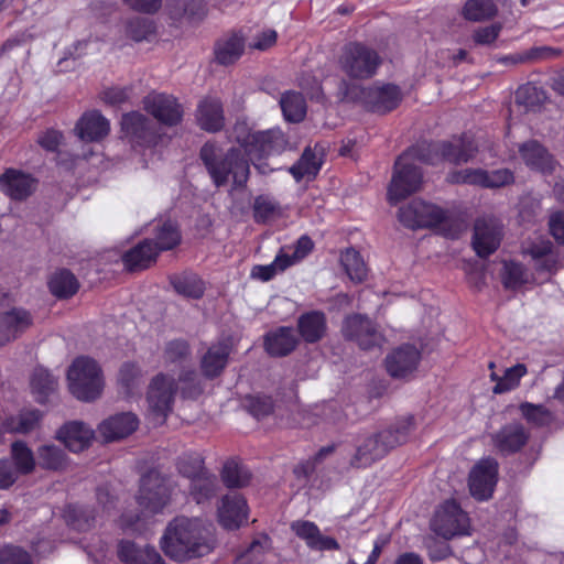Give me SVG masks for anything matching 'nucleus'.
<instances>
[{
	"label": "nucleus",
	"instance_id": "f257e3e1",
	"mask_svg": "<svg viewBox=\"0 0 564 564\" xmlns=\"http://www.w3.org/2000/svg\"><path fill=\"white\" fill-rule=\"evenodd\" d=\"M161 547L166 556L180 562L204 556L214 547L212 527L199 519L177 517L167 524Z\"/></svg>",
	"mask_w": 564,
	"mask_h": 564
},
{
	"label": "nucleus",
	"instance_id": "f03ea898",
	"mask_svg": "<svg viewBox=\"0 0 564 564\" xmlns=\"http://www.w3.org/2000/svg\"><path fill=\"white\" fill-rule=\"evenodd\" d=\"M247 153L238 148L223 152L213 143L202 147L199 156L217 187L227 185L230 181L232 188H243L249 180L250 165Z\"/></svg>",
	"mask_w": 564,
	"mask_h": 564
},
{
	"label": "nucleus",
	"instance_id": "7ed1b4c3",
	"mask_svg": "<svg viewBox=\"0 0 564 564\" xmlns=\"http://www.w3.org/2000/svg\"><path fill=\"white\" fill-rule=\"evenodd\" d=\"M413 429V417L408 416L398 420L386 430L359 436L350 466L364 468L372 465L383 458L392 448L405 443Z\"/></svg>",
	"mask_w": 564,
	"mask_h": 564
},
{
	"label": "nucleus",
	"instance_id": "20e7f679",
	"mask_svg": "<svg viewBox=\"0 0 564 564\" xmlns=\"http://www.w3.org/2000/svg\"><path fill=\"white\" fill-rule=\"evenodd\" d=\"M68 388L78 400L89 402L98 399L104 390L102 370L93 358L77 357L67 371Z\"/></svg>",
	"mask_w": 564,
	"mask_h": 564
},
{
	"label": "nucleus",
	"instance_id": "39448f33",
	"mask_svg": "<svg viewBox=\"0 0 564 564\" xmlns=\"http://www.w3.org/2000/svg\"><path fill=\"white\" fill-rule=\"evenodd\" d=\"M478 152V147L468 137L453 139L442 142H422L416 144V153L421 162L436 164L440 161H447L459 165L473 160Z\"/></svg>",
	"mask_w": 564,
	"mask_h": 564
},
{
	"label": "nucleus",
	"instance_id": "423d86ee",
	"mask_svg": "<svg viewBox=\"0 0 564 564\" xmlns=\"http://www.w3.org/2000/svg\"><path fill=\"white\" fill-rule=\"evenodd\" d=\"M338 96L343 101L361 100L366 102L372 111L377 112L391 111L401 100L400 90L394 85L364 88L344 79L339 84Z\"/></svg>",
	"mask_w": 564,
	"mask_h": 564
},
{
	"label": "nucleus",
	"instance_id": "0eeeda50",
	"mask_svg": "<svg viewBox=\"0 0 564 564\" xmlns=\"http://www.w3.org/2000/svg\"><path fill=\"white\" fill-rule=\"evenodd\" d=\"M416 145L404 152L394 164V172L388 187V202L392 205L405 199L422 187L423 176L421 170L412 162L420 161Z\"/></svg>",
	"mask_w": 564,
	"mask_h": 564
},
{
	"label": "nucleus",
	"instance_id": "6e6552de",
	"mask_svg": "<svg viewBox=\"0 0 564 564\" xmlns=\"http://www.w3.org/2000/svg\"><path fill=\"white\" fill-rule=\"evenodd\" d=\"M338 68L348 78H371L381 64L378 52L364 43L349 42L341 47L338 56Z\"/></svg>",
	"mask_w": 564,
	"mask_h": 564
},
{
	"label": "nucleus",
	"instance_id": "1a4fd4ad",
	"mask_svg": "<svg viewBox=\"0 0 564 564\" xmlns=\"http://www.w3.org/2000/svg\"><path fill=\"white\" fill-rule=\"evenodd\" d=\"M178 386L175 379L164 372L154 376L149 384L147 401L155 423L163 424L172 412Z\"/></svg>",
	"mask_w": 564,
	"mask_h": 564
},
{
	"label": "nucleus",
	"instance_id": "9d476101",
	"mask_svg": "<svg viewBox=\"0 0 564 564\" xmlns=\"http://www.w3.org/2000/svg\"><path fill=\"white\" fill-rule=\"evenodd\" d=\"M341 334L346 340L355 343L364 350L380 348L386 340L379 326L362 314L346 316L343 321Z\"/></svg>",
	"mask_w": 564,
	"mask_h": 564
},
{
	"label": "nucleus",
	"instance_id": "9b49d317",
	"mask_svg": "<svg viewBox=\"0 0 564 564\" xmlns=\"http://www.w3.org/2000/svg\"><path fill=\"white\" fill-rule=\"evenodd\" d=\"M137 499L145 512L155 514L163 511L171 500L169 480L155 470L149 471L141 478Z\"/></svg>",
	"mask_w": 564,
	"mask_h": 564
},
{
	"label": "nucleus",
	"instance_id": "f8f14e48",
	"mask_svg": "<svg viewBox=\"0 0 564 564\" xmlns=\"http://www.w3.org/2000/svg\"><path fill=\"white\" fill-rule=\"evenodd\" d=\"M447 218L446 210L421 199L410 202L398 212L399 221L410 229L436 227L444 224Z\"/></svg>",
	"mask_w": 564,
	"mask_h": 564
},
{
	"label": "nucleus",
	"instance_id": "ddd939ff",
	"mask_svg": "<svg viewBox=\"0 0 564 564\" xmlns=\"http://www.w3.org/2000/svg\"><path fill=\"white\" fill-rule=\"evenodd\" d=\"M431 528L437 535L449 540L468 534L469 519L454 500H447L435 511Z\"/></svg>",
	"mask_w": 564,
	"mask_h": 564
},
{
	"label": "nucleus",
	"instance_id": "4468645a",
	"mask_svg": "<svg viewBox=\"0 0 564 564\" xmlns=\"http://www.w3.org/2000/svg\"><path fill=\"white\" fill-rule=\"evenodd\" d=\"M121 130L131 143L142 147L154 145L160 138L155 123L138 111L122 116Z\"/></svg>",
	"mask_w": 564,
	"mask_h": 564
},
{
	"label": "nucleus",
	"instance_id": "2eb2a0df",
	"mask_svg": "<svg viewBox=\"0 0 564 564\" xmlns=\"http://www.w3.org/2000/svg\"><path fill=\"white\" fill-rule=\"evenodd\" d=\"M143 107L162 124L173 127L183 118L182 105L171 95L152 93L144 97Z\"/></svg>",
	"mask_w": 564,
	"mask_h": 564
},
{
	"label": "nucleus",
	"instance_id": "dca6fc26",
	"mask_svg": "<svg viewBox=\"0 0 564 564\" xmlns=\"http://www.w3.org/2000/svg\"><path fill=\"white\" fill-rule=\"evenodd\" d=\"M452 183L479 185L482 187H501L513 183V173L508 169H499L491 172L481 169H466L449 175Z\"/></svg>",
	"mask_w": 564,
	"mask_h": 564
},
{
	"label": "nucleus",
	"instance_id": "f3484780",
	"mask_svg": "<svg viewBox=\"0 0 564 564\" xmlns=\"http://www.w3.org/2000/svg\"><path fill=\"white\" fill-rule=\"evenodd\" d=\"M498 463L494 458L479 460L469 474V490L477 500L491 497L497 482Z\"/></svg>",
	"mask_w": 564,
	"mask_h": 564
},
{
	"label": "nucleus",
	"instance_id": "a211bd4d",
	"mask_svg": "<svg viewBox=\"0 0 564 564\" xmlns=\"http://www.w3.org/2000/svg\"><path fill=\"white\" fill-rule=\"evenodd\" d=\"M502 226L496 218H479L475 223L473 247L479 257L495 252L501 240Z\"/></svg>",
	"mask_w": 564,
	"mask_h": 564
},
{
	"label": "nucleus",
	"instance_id": "6ab92c4d",
	"mask_svg": "<svg viewBox=\"0 0 564 564\" xmlns=\"http://www.w3.org/2000/svg\"><path fill=\"white\" fill-rule=\"evenodd\" d=\"M34 317L23 307H13L0 313V346H4L33 326Z\"/></svg>",
	"mask_w": 564,
	"mask_h": 564
},
{
	"label": "nucleus",
	"instance_id": "aec40b11",
	"mask_svg": "<svg viewBox=\"0 0 564 564\" xmlns=\"http://www.w3.org/2000/svg\"><path fill=\"white\" fill-rule=\"evenodd\" d=\"M420 360V350L415 346L406 344L392 350L386 357V368L391 377L404 379L417 369Z\"/></svg>",
	"mask_w": 564,
	"mask_h": 564
},
{
	"label": "nucleus",
	"instance_id": "412c9836",
	"mask_svg": "<svg viewBox=\"0 0 564 564\" xmlns=\"http://www.w3.org/2000/svg\"><path fill=\"white\" fill-rule=\"evenodd\" d=\"M195 119L197 126L207 132H218L225 127V112L220 99L216 97L203 98L196 108Z\"/></svg>",
	"mask_w": 564,
	"mask_h": 564
},
{
	"label": "nucleus",
	"instance_id": "4be33fe9",
	"mask_svg": "<svg viewBox=\"0 0 564 564\" xmlns=\"http://www.w3.org/2000/svg\"><path fill=\"white\" fill-rule=\"evenodd\" d=\"M289 148V140L280 129L257 131L254 144L249 148L251 159H262L269 155L279 154Z\"/></svg>",
	"mask_w": 564,
	"mask_h": 564
},
{
	"label": "nucleus",
	"instance_id": "5701e85b",
	"mask_svg": "<svg viewBox=\"0 0 564 564\" xmlns=\"http://www.w3.org/2000/svg\"><path fill=\"white\" fill-rule=\"evenodd\" d=\"M247 502L242 496L232 494L221 499V505L218 508V519L225 529H238L247 521Z\"/></svg>",
	"mask_w": 564,
	"mask_h": 564
},
{
	"label": "nucleus",
	"instance_id": "b1692460",
	"mask_svg": "<svg viewBox=\"0 0 564 564\" xmlns=\"http://www.w3.org/2000/svg\"><path fill=\"white\" fill-rule=\"evenodd\" d=\"M519 154L523 163L531 170L542 173L552 172L555 161L547 149L536 140H529L519 145Z\"/></svg>",
	"mask_w": 564,
	"mask_h": 564
},
{
	"label": "nucleus",
	"instance_id": "393cba45",
	"mask_svg": "<svg viewBox=\"0 0 564 564\" xmlns=\"http://www.w3.org/2000/svg\"><path fill=\"white\" fill-rule=\"evenodd\" d=\"M529 434L520 423H510L492 435L495 447L503 455L520 451L528 442Z\"/></svg>",
	"mask_w": 564,
	"mask_h": 564
},
{
	"label": "nucleus",
	"instance_id": "a878e982",
	"mask_svg": "<svg viewBox=\"0 0 564 564\" xmlns=\"http://www.w3.org/2000/svg\"><path fill=\"white\" fill-rule=\"evenodd\" d=\"M94 435L95 433L91 427L83 422L73 421L63 425L58 430L56 437L62 441L69 451L78 453L90 445Z\"/></svg>",
	"mask_w": 564,
	"mask_h": 564
},
{
	"label": "nucleus",
	"instance_id": "bb28decb",
	"mask_svg": "<svg viewBox=\"0 0 564 564\" xmlns=\"http://www.w3.org/2000/svg\"><path fill=\"white\" fill-rule=\"evenodd\" d=\"M138 419L134 414L120 413L105 420L98 427L100 436L105 442H113L124 438L138 427Z\"/></svg>",
	"mask_w": 564,
	"mask_h": 564
},
{
	"label": "nucleus",
	"instance_id": "cd10ccee",
	"mask_svg": "<svg viewBox=\"0 0 564 564\" xmlns=\"http://www.w3.org/2000/svg\"><path fill=\"white\" fill-rule=\"evenodd\" d=\"M34 187V178L20 171L9 169L0 175V189L13 199L26 198Z\"/></svg>",
	"mask_w": 564,
	"mask_h": 564
},
{
	"label": "nucleus",
	"instance_id": "c85d7f7f",
	"mask_svg": "<svg viewBox=\"0 0 564 564\" xmlns=\"http://www.w3.org/2000/svg\"><path fill=\"white\" fill-rule=\"evenodd\" d=\"M291 528L312 550L330 551L339 549V544L335 539L323 535L318 527L311 521H295Z\"/></svg>",
	"mask_w": 564,
	"mask_h": 564
},
{
	"label": "nucleus",
	"instance_id": "c756f323",
	"mask_svg": "<svg viewBox=\"0 0 564 564\" xmlns=\"http://www.w3.org/2000/svg\"><path fill=\"white\" fill-rule=\"evenodd\" d=\"M75 130L80 140L93 142L108 135L110 124L99 111L94 110L82 116Z\"/></svg>",
	"mask_w": 564,
	"mask_h": 564
},
{
	"label": "nucleus",
	"instance_id": "7c9ffc66",
	"mask_svg": "<svg viewBox=\"0 0 564 564\" xmlns=\"http://www.w3.org/2000/svg\"><path fill=\"white\" fill-rule=\"evenodd\" d=\"M229 354L230 345L227 341L212 345L200 360L203 375L208 379L218 377L227 365Z\"/></svg>",
	"mask_w": 564,
	"mask_h": 564
},
{
	"label": "nucleus",
	"instance_id": "2f4dec72",
	"mask_svg": "<svg viewBox=\"0 0 564 564\" xmlns=\"http://www.w3.org/2000/svg\"><path fill=\"white\" fill-rule=\"evenodd\" d=\"M156 257L158 252L153 247V240L144 239L135 247L123 253L122 262L128 271H140L154 263Z\"/></svg>",
	"mask_w": 564,
	"mask_h": 564
},
{
	"label": "nucleus",
	"instance_id": "473e14b6",
	"mask_svg": "<svg viewBox=\"0 0 564 564\" xmlns=\"http://www.w3.org/2000/svg\"><path fill=\"white\" fill-rule=\"evenodd\" d=\"M299 339L291 327H280L268 333L264 347L269 355L283 357L291 354L297 346Z\"/></svg>",
	"mask_w": 564,
	"mask_h": 564
},
{
	"label": "nucleus",
	"instance_id": "72a5a7b5",
	"mask_svg": "<svg viewBox=\"0 0 564 564\" xmlns=\"http://www.w3.org/2000/svg\"><path fill=\"white\" fill-rule=\"evenodd\" d=\"M326 328L325 314L318 311L302 314L297 319L299 333L308 344L319 341L325 336Z\"/></svg>",
	"mask_w": 564,
	"mask_h": 564
},
{
	"label": "nucleus",
	"instance_id": "f704fd0d",
	"mask_svg": "<svg viewBox=\"0 0 564 564\" xmlns=\"http://www.w3.org/2000/svg\"><path fill=\"white\" fill-rule=\"evenodd\" d=\"M118 555L126 564H163L161 555L154 547H139L130 541L120 542Z\"/></svg>",
	"mask_w": 564,
	"mask_h": 564
},
{
	"label": "nucleus",
	"instance_id": "c9c22d12",
	"mask_svg": "<svg viewBox=\"0 0 564 564\" xmlns=\"http://www.w3.org/2000/svg\"><path fill=\"white\" fill-rule=\"evenodd\" d=\"M245 51V40L241 35L232 33L219 39L215 44V58L221 65L237 62Z\"/></svg>",
	"mask_w": 564,
	"mask_h": 564
},
{
	"label": "nucleus",
	"instance_id": "e433bc0d",
	"mask_svg": "<svg viewBox=\"0 0 564 564\" xmlns=\"http://www.w3.org/2000/svg\"><path fill=\"white\" fill-rule=\"evenodd\" d=\"M42 420V413L39 410H23L14 416H9L3 421L4 432L28 434L39 427Z\"/></svg>",
	"mask_w": 564,
	"mask_h": 564
},
{
	"label": "nucleus",
	"instance_id": "4c0bfd02",
	"mask_svg": "<svg viewBox=\"0 0 564 564\" xmlns=\"http://www.w3.org/2000/svg\"><path fill=\"white\" fill-rule=\"evenodd\" d=\"M280 203L271 195L260 194L252 203L253 219L257 224H268L282 216Z\"/></svg>",
	"mask_w": 564,
	"mask_h": 564
},
{
	"label": "nucleus",
	"instance_id": "58836bf2",
	"mask_svg": "<svg viewBox=\"0 0 564 564\" xmlns=\"http://www.w3.org/2000/svg\"><path fill=\"white\" fill-rule=\"evenodd\" d=\"M165 366L186 368L185 365L192 360V349L187 340L173 339L165 344L162 352Z\"/></svg>",
	"mask_w": 564,
	"mask_h": 564
},
{
	"label": "nucleus",
	"instance_id": "ea45409f",
	"mask_svg": "<svg viewBox=\"0 0 564 564\" xmlns=\"http://www.w3.org/2000/svg\"><path fill=\"white\" fill-rule=\"evenodd\" d=\"M55 377L44 368H35L31 377V389L39 403H45L56 391Z\"/></svg>",
	"mask_w": 564,
	"mask_h": 564
},
{
	"label": "nucleus",
	"instance_id": "a19ab883",
	"mask_svg": "<svg viewBox=\"0 0 564 564\" xmlns=\"http://www.w3.org/2000/svg\"><path fill=\"white\" fill-rule=\"evenodd\" d=\"M170 282L174 290L185 297L200 299L205 292L202 279L191 272L174 274L170 278Z\"/></svg>",
	"mask_w": 564,
	"mask_h": 564
},
{
	"label": "nucleus",
	"instance_id": "79ce46f5",
	"mask_svg": "<svg viewBox=\"0 0 564 564\" xmlns=\"http://www.w3.org/2000/svg\"><path fill=\"white\" fill-rule=\"evenodd\" d=\"M66 524L76 531H88L93 528L96 517L86 506L68 505L63 511Z\"/></svg>",
	"mask_w": 564,
	"mask_h": 564
},
{
	"label": "nucleus",
	"instance_id": "37998d69",
	"mask_svg": "<svg viewBox=\"0 0 564 564\" xmlns=\"http://www.w3.org/2000/svg\"><path fill=\"white\" fill-rule=\"evenodd\" d=\"M217 486V477L206 471L191 480L189 495L197 503H203L216 495Z\"/></svg>",
	"mask_w": 564,
	"mask_h": 564
},
{
	"label": "nucleus",
	"instance_id": "c03bdc74",
	"mask_svg": "<svg viewBox=\"0 0 564 564\" xmlns=\"http://www.w3.org/2000/svg\"><path fill=\"white\" fill-rule=\"evenodd\" d=\"M181 242V234L177 226L171 221L165 220L156 225L155 238L153 247L156 252L171 250Z\"/></svg>",
	"mask_w": 564,
	"mask_h": 564
},
{
	"label": "nucleus",
	"instance_id": "a18cd8bd",
	"mask_svg": "<svg viewBox=\"0 0 564 564\" xmlns=\"http://www.w3.org/2000/svg\"><path fill=\"white\" fill-rule=\"evenodd\" d=\"M78 286L76 276L65 269L54 273L48 282L50 291L59 299L73 296L77 292Z\"/></svg>",
	"mask_w": 564,
	"mask_h": 564
},
{
	"label": "nucleus",
	"instance_id": "49530a36",
	"mask_svg": "<svg viewBox=\"0 0 564 564\" xmlns=\"http://www.w3.org/2000/svg\"><path fill=\"white\" fill-rule=\"evenodd\" d=\"M37 463L41 468L47 470H62L67 465L65 452L56 445L46 444L37 448Z\"/></svg>",
	"mask_w": 564,
	"mask_h": 564
},
{
	"label": "nucleus",
	"instance_id": "de8ad7c7",
	"mask_svg": "<svg viewBox=\"0 0 564 564\" xmlns=\"http://www.w3.org/2000/svg\"><path fill=\"white\" fill-rule=\"evenodd\" d=\"M498 14V7L494 0H467L463 8L466 20L479 22L494 19Z\"/></svg>",
	"mask_w": 564,
	"mask_h": 564
},
{
	"label": "nucleus",
	"instance_id": "09e8293b",
	"mask_svg": "<svg viewBox=\"0 0 564 564\" xmlns=\"http://www.w3.org/2000/svg\"><path fill=\"white\" fill-rule=\"evenodd\" d=\"M284 118L290 122H300L306 113V104L300 93L289 91L280 100Z\"/></svg>",
	"mask_w": 564,
	"mask_h": 564
},
{
	"label": "nucleus",
	"instance_id": "8fccbe9b",
	"mask_svg": "<svg viewBox=\"0 0 564 564\" xmlns=\"http://www.w3.org/2000/svg\"><path fill=\"white\" fill-rule=\"evenodd\" d=\"M321 159L316 156L311 148H306L300 160L289 169V172L299 182L305 176L315 177L321 169Z\"/></svg>",
	"mask_w": 564,
	"mask_h": 564
},
{
	"label": "nucleus",
	"instance_id": "3c124183",
	"mask_svg": "<svg viewBox=\"0 0 564 564\" xmlns=\"http://www.w3.org/2000/svg\"><path fill=\"white\" fill-rule=\"evenodd\" d=\"M340 262L350 280L361 282L367 276L366 263L357 250L346 249L340 256Z\"/></svg>",
	"mask_w": 564,
	"mask_h": 564
},
{
	"label": "nucleus",
	"instance_id": "603ef678",
	"mask_svg": "<svg viewBox=\"0 0 564 564\" xmlns=\"http://www.w3.org/2000/svg\"><path fill=\"white\" fill-rule=\"evenodd\" d=\"M177 381L181 394L185 399H197L204 391L203 382L193 368H183Z\"/></svg>",
	"mask_w": 564,
	"mask_h": 564
},
{
	"label": "nucleus",
	"instance_id": "864d4df0",
	"mask_svg": "<svg viewBox=\"0 0 564 564\" xmlns=\"http://www.w3.org/2000/svg\"><path fill=\"white\" fill-rule=\"evenodd\" d=\"M293 264V260L289 254L279 253L274 261L268 265H254L251 270L253 279L263 282L270 281L278 272H282Z\"/></svg>",
	"mask_w": 564,
	"mask_h": 564
},
{
	"label": "nucleus",
	"instance_id": "5fc2aeb1",
	"mask_svg": "<svg viewBox=\"0 0 564 564\" xmlns=\"http://www.w3.org/2000/svg\"><path fill=\"white\" fill-rule=\"evenodd\" d=\"M528 372L524 364H517L505 370L498 383L494 387L492 391L496 394H501L516 389L520 380Z\"/></svg>",
	"mask_w": 564,
	"mask_h": 564
},
{
	"label": "nucleus",
	"instance_id": "6e6d98bb",
	"mask_svg": "<svg viewBox=\"0 0 564 564\" xmlns=\"http://www.w3.org/2000/svg\"><path fill=\"white\" fill-rule=\"evenodd\" d=\"M11 454L14 459L17 470L20 474H30L35 467L33 452L22 441H17L11 445Z\"/></svg>",
	"mask_w": 564,
	"mask_h": 564
},
{
	"label": "nucleus",
	"instance_id": "4d7b16f0",
	"mask_svg": "<svg viewBox=\"0 0 564 564\" xmlns=\"http://www.w3.org/2000/svg\"><path fill=\"white\" fill-rule=\"evenodd\" d=\"M224 484L229 488H240L250 480L249 471L235 462H227L221 473Z\"/></svg>",
	"mask_w": 564,
	"mask_h": 564
},
{
	"label": "nucleus",
	"instance_id": "13d9d810",
	"mask_svg": "<svg viewBox=\"0 0 564 564\" xmlns=\"http://www.w3.org/2000/svg\"><path fill=\"white\" fill-rule=\"evenodd\" d=\"M177 468L178 471L189 480L208 471L204 466L203 457L196 453L184 454L178 458Z\"/></svg>",
	"mask_w": 564,
	"mask_h": 564
},
{
	"label": "nucleus",
	"instance_id": "bf43d9fd",
	"mask_svg": "<svg viewBox=\"0 0 564 564\" xmlns=\"http://www.w3.org/2000/svg\"><path fill=\"white\" fill-rule=\"evenodd\" d=\"M271 549V539L267 535H262L254 539L248 550L243 552L237 558V564H260V557L263 555L265 550Z\"/></svg>",
	"mask_w": 564,
	"mask_h": 564
},
{
	"label": "nucleus",
	"instance_id": "052dcab7",
	"mask_svg": "<svg viewBox=\"0 0 564 564\" xmlns=\"http://www.w3.org/2000/svg\"><path fill=\"white\" fill-rule=\"evenodd\" d=\"M502 282L507 289H518L528 282L524 268L517 262H505Z\"/></svg>",
	"mask_w": 564,
	"mask_h": 564
},
{
	"label": "nucleus",
	"instance_id": "680f3d73",
	"mask_svg": "<svg viewBox=\"0 0 564 564\" xmlns=\"http://www.w3.org/2000/svg\"><path fill=\"white\" fill-rule=\"evenodd\" d=\"M141 377L140 367L133 362H126L121 366L118 375V382L126 394L132 393Z\"/></svg>",
	"mask_w": 564,
	"mask_h": 564
},
{
	"label": "nucleus",
	"instance_id": "e2e57ef3",
	"mask_svg": "<svg viewBox=\"0 0 564 564\" xmlns=\"http://www.w3.org/2000/svg\"><path fill=\"white\" fill-rule=\"evenodd\" d=\"M545 98L544 91L532 84L521 86L516 93V101L527 108L539 106Z\"/></svg>",
	"mask_w": 564,
	"mask_h": 564
},
{
	"label": "nucleus",
	"instance_id": "0e129e2a",
	"mask_svg": "<svg viewBox=\"0 0 564 564\" xmlns=\"http://www.w3.org/2000/svg\"><path fill=\"white\" fill-rule=\"evenodd\" d=\"M153 33V24L145 18H133L127 22L126 34L135 42L147 40Z\"/></svg>",
	"mask_w": 564,
	"mask_h": 564
},
{
	"label": "nucleus",
	"instance_id": "69168bd1",
	"mask_svg": "<svg viewBox=\"0 0 564 564\" xmlns=\"http://www.w3.org/2000/svg\"><path fill=\"white\" fill-rule=\"evenodd\" d=\"M232 138L243 148L245 153L249 154V148L257 139V131H253L246 120H237L232 128Z\"/></svg>",
	"mask_w": 564,
	"mask_h": 564
},
{
	"label": "nucleus",
	"instance_id": "338daca9",
	"mask_svg": "<svg viewBox=\"0 0 564 564\" xmlns=\"http://www.w3.org/2000/svg\"><path fill=\"white\" fill-rule=\"evenodd\" d=\"M520 411L528 422H531L535 425H544L551 419L549 410L543 405H535L525 402L520 405Z\"/></svg>",
	"mask_w": 564,
	"mask_h": 564
},
{
	"label": "nucleus",
	"instance_id": "774afa93",
	"mask_svg": "<svg viewBox=\"0 0 564 564\" xmlns=\"http://www.w3.org/2000/svg\"><path fill=\"white\" fill-rule=\"evenodd\" d=\"M0 564H32V560L21 547L6 546L0 551Z\"/></svg>",
	"mask_w": 564,
	"mask_h": 564
}]
</instances>
